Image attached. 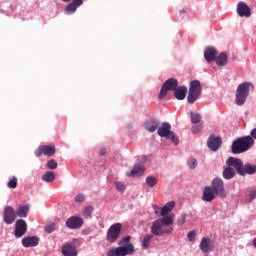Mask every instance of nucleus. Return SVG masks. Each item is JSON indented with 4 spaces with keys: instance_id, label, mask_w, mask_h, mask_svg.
I'll return each mask as SVG.
<instances>
[{
    "instance_id": "864d4df0",
    "label": "nucleus",
    "mask_w": 256,
    "mask_h": 256,
    "mask_svg": "<svg viewBox=\"0 0 256 256\" xmlns=\"http://www.w3.org/2000/svg\"><path fill=\"white\" fill-rule=\"evenodd\" d=\"M62 1H64V3H69V1H71V0H62Z\"/></svg>"
},
{
    "instance_id": "f8f14e48",
    "label": "nucleus",
    "mask_w": 256,
    "mask_h": 256,
    "mask_svg": "<svg viewBox=\"0 0 256 256\" xmlns=\"http://www.w3.org/2000/svg\"><path fill=\"white\" fill-rule=\"evenodd\" d=\"M208 149L210 151H219L221 145H223V140L220 136L210 135L207 140Z\"/></svg>"
},
{
    "instance_id": "4be33fe9",
    "label": "nucleus",
    "mask_w": 256,
    "mask_h": 256,
    "mask_svg": "<svg viewBox=\"0 0 256 256\" xmlns=\"http://www.w3.org/2000/svg\"><path fill=\"white\" fill-rule=\"evenodd\" d=\"M215 195L217 194H215L213 188H211V186H206L204 188L202 199L203 201H207L208 203H211V201L215 199Z\"/></svg>"
},
{
    "instance_id": "ea45409f",
    "label": "nucleus",
    "mask_w": 256,
    "mask_h": 256,
    "mask_svg": "<svg viewBox=\"0 0 256 256\" xmlns=\"http://www.w3.org/2000/svg\"><path fill=\"white\" fill-rule=\"evenodd\" d=\"M255 197H256V190H255V189L250 190V191H249V194H248V197H247L248 203L253 202V200L255 199Z\"/></svg>"
},
{
    "instance_id": "5701e85b",
    "label": "nucleus",
    "mask_w": 256,
    "mask_h": 256,
    "mask_svg": "<svg viewBox=\"0 0 256 256\" xmlns=\"http://www.w3.org/2000/svg\"><path fill=\"white\" fill-rule=\"evenodd\" d=\"M16 217L25 218L29 215V206L28 204H22L17 207L15 210Z\"/></svg>"
},
{
    "instance_id": "49530a36",
    "label": "nucleus",
    "mask_w": 256,
    "mask_h": 256,
    "mask_svg": "<svg viewBox=\"0 0 256 256\" xmlns=\"http://www.w3.org/2000/svg\"><path fill=\"white\" fill-rule=\"evenodd\" d=\"M131 241V236H125L119 243V245H125V243H129Z\"/></svg>"
},
{
    "instance_id": "4468645a",
    "label": "nucleus",
    "mask_w": 256,
    "mask_h": 256,
    "mask_svg": "<svg viewBox=\"0 0 256 256\" xmlns=\"http://www.w3.org/2000/svg\"><path fill=\"white\" fill-rule=\"evenodd\" d=\"M161 122L157 118H149L144 122V129L149 133H155L159 129Z\"/></svg>"
},
{
    "instance_id": "09e8293b",
    "label": "nucleus",
    "mask_w": 256,
    "mask_h": 256,
    "mask_svg": "<svg viewBox=\"0 0 256 256\" xmlns=\"http://www.w3.org/2000/svg\"><path fill=\"white\" fill-rule=\"evenodd\" d=\"M250 135H251L250 137H251L252 139H255V140H256V128H254V129L251 130Z\"/></svg>"
},
{
    "instance_id": "423d86ee",
    "label": "nucleus",
    "mask_w": 256,
    "mask_h": 256,
    "mask_svg": "<svg viewBox=\"0 0 256 256\" xmlns=\"http://www.w3.org/2000/svg\"><path fill=\"white\" fill-rule=\"evenodd\" d=\"M201 82L199 80H193L190 82V88L188 92L187 101L188 103H195L196 99H199V95H201Z\"/></svg>"
},
{
    "instance_id": "72a5a7b5",
    "label": "nucleus",
    "mask_w": 256,
    "mask_h": 256,
    "mask_svg": "<svg viewBox=\"0 0 256 256\" xmlns=\"http://www.w3.org/2000/svg\"><path fill=\"white\" fill-rule=\"evenodd\" d=\"M202 130H203V123H200L198 125H194L191 128V131H192L193 135H197L198 133H201Z\"/></svg>"
},
{
    "instance_id": "c756f323",
    "label": "nucleus",
    "mask_w": 256,
    "mask_h": 256,
    "mask_svg": "<svg viewBox=\"0 0 256 256\" xmlns=\"http://www.w3.org/2000/svg\"><path fill=\"white\" fill-rule=\"evenodd\" d=\"M151 241H153V235H146L142 240L143 249H149V245H151Z\"/></svg>"
},
{
    "instance_id": "393cba45",
    "label": "nucleus",
    "mask_w": 256,
    "mask_h": 256,
    "mask_svg": "<svg viewBox=\"0 0 256 256\" xmlns=\"http://www.w3.org/2000/svg\"><path fill=\"white\" fill-rule=\"evenodd\" d=\"M214 61L216 62V65H218V67H225V65L229 61V58L227 57V54L222 52L218 56H216Z\"/></svg>"
},
{
    "instance_id": "b1692460",
    "label": "nucleus",
    "mask_w": 256,
    "mask_h": 256,
    "mask_svg": "<svg viewBox=\"0 0 256 256\" xmlns=\"http://www.w3.org/2000/svg\"><path fill=\"white\" fill-rule=\"evenodd\" d=\"M174 97L178 101H183L185 97H187V87L185 86H180L174 91Z\"/></svg>"
},
{
    "instance_id": "a18cd8bd",
    "label": "nucleus",
    "mask_w": 256,
    "mask_h": 256,
    "mask_svg": "<svg viewBox=\"0 0 256 256\" xmlns=\"http://www.w3.org/2000/svg\"><path fill=\"white\" fill-rule=\"evenodd\" d=\"M195 236H196L195 231H190V232L187 234L188 241H195Z\"/></svg>"
},
{
    "instance_id": "2f4dec72",
    "label": "nucleus",
    "mask_w": 256,
    "mask_h": 256,
    "mask_svg": "<svg viewBox=\"0 0 256 256\" xmlns=\"http://www.w3.org/2000/svg\"><path fill=\"white\" fill-rule=\"evenodd\" d=\"M146 185H148V187H155L157 185V178L153 177V176H148L146 178Z\"/></svg>"
},
{
    "instance_id": "7c9ffc66",
    "label": "nucleus",
    "mask_w": 256,
    "mask_h": 256,
    "mask_svg": "<svg viewBox=\"0 0 256 256\" xmlns=\"http://www.w3.org/2000/svg\"><path fill=\"white\" fill-rule=\"evenodd\" d=\"M190 117H191V123H193V125H197V123H201V114L191 112Z\"/></svg>"
},
{
    "instance_id": "6ab92c4d",
    "label": "nucleus",
    "mask_w": 256,
    "mask_h": 256,
    "mask_svg": "<svg viewBox=\"0 0 256 256\" xmlns=\"http://www.w3.org/2000/svg\"><path fill=\"white\" fill-rule=\"evenodd\" d=\"M62 255L64 256H77V248L71 243H66L62 246Z\"/></svg>"
},
{
    "instance_id": "e433bc0d",
    "label": "nucleus",
    "mask_w": 256,
    "mask_h": 256,
    "mask_svg": "<svg viewBox=\"0 0 256 256\" xmlns=\"http://www.w3.org/2000/svg\"><path fill=\"white\" fill-rule=\"evenodd\" d=\"M55 229H57V225L55 223H50L45 226L44 231H46L47 233H53Z\"/></svg>"
},
{
    "instance_id": "c9c22d12",
    "label": "nucleus",
    "mask_w": 256,
    "mask_h": 256,
    "mask_svg": "<svg viewBox=\"0 0 256 256\" xmlns=\"http://www.w3.org/2000/svg\"><path fill=\"white\" fill-rule=\"evenodd\" d=\"M93 211H94L93 206H87L83 210L84 217H91V215L93 214Z\"/></svg>"
},
{
    "instance_id": "dca6fc26",
    "label": "nucleus",
    "mask_w": 256,
    "mask_h": 256,
    "mask_svg": "<svg viewBox=\"0 0 256 256\" xmlns=\"http://www.w3.org/2000/svg\"><path fill=\"white\" fill-rule=\"evenodd\" d=\"M199 248L202 253H209L213 251V249H215V245L213 244L211 239L204 237L200 242Z\"/></svg>"
},
{
    "instance_id": "cd10ccee",
    "label": "nucleus",
    "mask_w": 256,
    "mask_h": 256,
    "mask_svg": "<svg viewBox=\"0 0 256 256\" xmlns=\"http://www.w3.org/2000/svg\"><path fill=\"white\" fill-rule=\"evenodd\" d=\"M222 175H223L224 179L229 180V179H233V177H235L236 172H235V169H233V166H228L223 170Z\"/></svg>"
},
{
    "instance_id": "6e6552de",
    "label": "nucleus",
    "mask_w": 256,
    "mask_h": 256,
    "mask_svg": "<svg viewBox=\"0 0 256 256\" xmlns=\"http://www.w3.org/2000/svg\"><path fill=\"white\" fill-rule=\"evenodd\" d=\"M121 223H115L109 227L106 234V241L108 243H115L117 239H119V235H121Z\"/></svg>"
},
{
    "instance_id": "a19ab883",
    "label": "nucleus",
    "mask_w": 256,
    "mask_h": 256,
    "mask_svg": "<svg viewBox=\"0 0 256 256\" xmlns=\"http://www.w3.org/2000/svg\"><path fill=\"white\" fill-rule=\"evenodd\" d=\"M46 167H48V169H57V161H55V159L49 160Z\"/></svg>"
},
{
    "instance_id": "0eeeda50",
    "label": "nucleus",
    "mask_w": 256,
    "mask_h": 256,
    "mask_svg": "<svg viewBox=\"0 0 256 256\" xmlns=\"http://www.w3.org/2000/svg\"><path fill=\"white\" fill-rule=\"evenodd\" d=\"M135 253V247L133 244H128L126 246H120L117 248L110 249L106 256H127V255H133Z\"/></svg>"
},
{
    "instance_id": "a878e982",
    "label": "nucleus",
    "mask_w": 256,
    "mask_h": 256,
    "mask_svg": "<svg viewBox=\"0 0 256 256\" xmlns=\"http://www.w3.org/2000/svg\"><path fill=\"white\" fill-rule=\"evenodd\" d=\"M145 173V168L142 165H135L134 168L128 173V177H139Z\"/></svg>"
},
{
    "instance_id": "c03bdc74",
    "label": "nucleus",
    "mask_w": 256,
    "mask_h": 256,
    "mask_svg": "<svg viewBox=\"0 0 256 256\" xmlns=\"http://www.w3.org/2000/svg\"><path fill=\"white\" fill-rule=\"evenodd\" d=\"M187 218V215L182 214L178 219H177V224L178 225H185V219Z\"/></svg>"
},
{
    "instance_id": "aec40b11",
    "label": "nucleus",
    "mask_w": 256,
    "mask_h": 256,
    "mask_svg": "<svg viewBox=\"0 0 256 256\" xmlns=\"http://www.w3.org/2000/svg\"><path fill=\"white\" fill-rule=\"evenodd\" d=\"M22 245L23 247H37L39 245V237L37 236H31V237H24L22 239Z\"/></svg>"
},
{
    "instance_id": "f704fd0d",
    "label": "nucleus",
    "mask_w": 256,
    "mask_h": 256,
    "mask_svg": "<svg viewBox=\"0 0 256 256\" xmlns=\"http://www.w3.org/2000/svg\"><path fill=\"white\" fill-rule=\"evenodd\" d=\"M166 138L170 139L174 145H179V138L176 137L175 132L171 131Z\"/></svg>"
},
{
    "instance_id": "8fccbe9b",
    "label": "nucleus",
    "mask_w": 256,
    "mask_h": 256,
    "mask_svg": "<svg viewBox=\"0 0 256 256\" xmlns=\"http://www.w3.org/2000/svg\"><path fill=\"white\" fill-rule=\"evenodd\" d=\"M106 153H107V149H105V148H101L99 150V155H101L102 157H103V155H106Z\"/></svg>"
},
{
    "instance_id": "f257e3e1",
    "label": "nucleus",
    "mask_w": 256,
    "mask_h": 256,
    "mask_svg": "<svg viewBox=\"0 0 256 256\" xmlns=\"http://www.w3.org/2000/svg\"><path fill=\"white\" fill-rule=\"evenodd\" d=\"M175 223V214H169L152 223L150 231L152 235L161 237L173 233V224Z\"/></svg>"
},
{
    "instance_id": "79ce46f5",
    "label": "nucleus",
    "mask_w": 256,
    "mask_h": 256,
    "mask_svg": "<svg viewBox=\"0 0 256 256\" xmlns=\"http://www.w3.org/2000/svg\"><path fill=\"white\" fill-rule=\"evenodd\" d=\"M74 201L76 203H83L85 201V195H83V194L76 195L74 198Z\"/></svg>"
},
{
    "instance_id": "412c9836",
    "label": "nucleus",
    "mask_w": 256,
    "mask_h": 256,
    "mask_svg": "<svg viewBox=\"0 0 256 256\" xmlns=\"http://www.w3.org/2000/svg\"><path fill=\"white\" fill-rule=\"evenodd\" d=\"M171 133V124L163 122L161 126H158L157 134L159 137H167Z\"/></svg>"
},
{
    "instance_id": "c85d7f7f",
    "label": "nucleus",
    "mask_w": 256,
    "mask_h": 256,
    "mask_svg": "<svg viewBox=\"0 0 256 256\" xmlns=\"http://www.w3.org/2000/svg\"><path fill=\"white\" fill-rule=\"evenodd\" d=\"M42 180L45 181V183H53V181H55V173L53 171H47L42 176Z\"/></svg>"
},
{
    "instance_id": "2eb2a0df",
    "label": "nucleus",
    "mask_w": 256,
    "mask_h": 256,
    "mask_svg": "<svg viewBox=\"0 0 256 256\" xmlns=\"http://www.w3.org/2000/svg\"><path fill=\"white\" fill-rule=\"evenodd\" d=\"M55 151V146L42 145L36 150L35 155L36 157H41V155H47L48 157H51L55 155Z\"/></svg>"
},
{
    "instance_id": "9d476101",
    "label": "nucleus",
    "mask_w": 256,
    "mask_h": 256,
    "mask_svg": "<svg viewBox=\"0 0 256 256\" xmlns=\"http://www.w3.org/2000/svg\"><path fill=\"white\" fill-rule=\"evenodd\" d=\"M27 222L23 219H18L15 222V228H14V237L16 239H21V237H24V235H27Z\"/></svg>"
},
{
    "instance_id": "37998d69",
    "label": "nucleus",
    "mask_w": 256,
    "mask_h": 256,
    "mask_svg": "<svg viewBox=\"0 0 256 256\" xmlns=\"http://www.w3.org/2000/svg\"><path fill=\"white\" fill-rule=\"evenodd\" d=\"M115 186H116L117 191H125V183L116 182Z\"/></svg>"
},
{
    "instance_id": "39448f33",
    "label": "nucleus",
    "mask_w": 256,
    "mask_h": 256,
    "mask_svg": "<svg viewBox=\"0 0 256 256\" xmlns=\"http://www.w3.org/2000/svg\"><path fill=\"white\" fill-rule=\"evenodd\" d=\"M178 88H179V81L175 78H169L163 83V85L160 89L158 98L161 100V99L167 97V92L177 91Z\"/></svg>"
},
{
    "instance_id": "a211bd4d",
    "label": "nucleus",
    "mask_w": 256,
    "mask_h": 256,
    "mask_svg": "<svg viewBox=\"0 0 256 256\" xmlns=\"http://www.w3.org/2000/svg\"><path fill=\"white\" fill-rule=\"evenodd\" d=\"M217 57V49L213 47H207L204 51V59L207 63H213Z\"/></svg>"
},
{
    "instance_id": "ddd939ff",
    "label": "nucleus",
    "mask_w": 256,
    "mask_h": 256,
    "mask_svg": "<svg viewBox=\"0 0 256 256\" xmlns=\"http://www.w3.org/2000/svg\"><path fill=\"white\" fill-rule=\"evenodd\" d=\"M83 218L79 216H72L66 220L65 226L68 229H81L83 227Z\"/></svg>"
},
{
    "instance_id": "7ed1b4c3",
    "label": "nucleus",
    "mask_w": 256,
    "mask_h": 256,
    "mask_svg": "<svg viewBox=\"0 0 256 256\" xmlns=\"http://www.w3.org/2000/svg\"><path fill=\"white\" fill-rule=\"evenodd\" d=\"M254 145L255 140L251 136L238 138L232 143V153L234 155L245 153V151H249Z\"/></svg>"
},
{
    "instance_id": "4c0bfd02",
    "label": "nucleus",
    "mask_w": 256,
    "mask_h": 256,
    "mask_svg": "<svg viewBox=\"0 0 256 256\" xmlns=\"http://www.w3.org/2000/svg\"><path fill=\"white\" fill-rule=\"evenodd\" d=\"M7 185H8L9 189H16L17 188V177L13 176Z\"/></svg>"
},
{
    "instance_id": "bb28decb",
    "label": "nucleus",
    "mask_w": 256,
    "mask_h": 256,
    "mask_svg": "<svg viewBox=\"0 0 256 256\" xmlns=\"http://www.w3.org/2000/svg\"><path fill=\"white\" fill-rule=\"evenodd\" d=\"M175 207V202H168L165 206H163L160 210L161 217H167L173 208Z\"/></svg>"
},
{
    "instance_id": "3c124183",
    "label": "nucleus",
    "mask_w": 256,
    "mask_h": 256,
    "mask_svg": "<svg viewBox=\"0 0 256 256\" xmlns=\"http://www.w3.org/2000/svg\"><path fill=\"white\" fill-rule=\"evenodd\" d=\"M147 162V156H142L141 163H146Z\"/></svg>"
},
{
    "instance_id": "f03ea898",
    "label": "nucleus",
    "mask_w": 256,
    "mask_h": 256,
    "mask_svg": "<svg viewBox=\"0 0 256 256\" xmlns=\"http://www.w3.org/2000/svg\"><path fill=\"white\" fill-rule=\"evenodd\" d=\"M228 167H233L238 175H255L256 165L243 164V160L235 157H230L226 161Z\"/></svg>"
},
{
    "instance_id": "58836bf2",
    "label": "nucleus",
    "mask_w": 256,
    "mask_h": 256,
    "mask_svg": "<svg viewBox=\"0 0 256 256\" xmlns=\"http://www.w3.org/2000/svg\"><path fill=\"white\" fill-rule=\"evenodd\" d=\"M187 165L189 169H195L197 167V159L191 158L188 160Z\"/></svg>"
},
{
    "instance_id": "603ef678",
    "label": "nucleus",
    "mask_w": 256,
    "mask_h": 256,
    "mask_svg": "<svg viewBox=\"0 0 256 256\" xmlns=\"http://www.w3.org/2000/svg\"><path fill=\"white\" fill-rule=\"evenodd\" d=\"M180 13H187V11L182 9V10H180Z\"/></svg>"
},
{
    "instance_id": "473e14b6",
    "label": "nucleus",
    "mask_w": 256,
    "mask_h": 256,
    "mask_svg": "<svg viewBox=\"0 0 256 256\" xmlns=\"http://www.w3.org/2000/svg\"><path fill=\"white\" fill-rule=\"evenodd\" d=\"M67 15H71L77 11V5H74L73 2L67 5L65 9Z\"/></svg>"
},
{
    "instance_id": "de8ad7c7",
    "label": "nucleus",
    "mask_w": 256,
    "mask_h": 256,
    "mask_svg": "<svg viewBox=\"0 0 256 256\" xmlns=\"http://www.w3.org/2000/svg\"><path fill=\"white\" fill-rule=\"evenodd\" d=\"M72 4L76 5V7H80V5H83V0H73Z\"/></svg>"
},
{
    "instance_id": "1a4fd4ad",
    "label": "nucleus",
    "mask_w": 256,
    "mask_h": 256,
    "mask_svg": "<svg viewBox=\"0 0 256 256\" xmlns=\"http://www.w3.org/2000/svg\"><path fill=\"white\" fill-rule=\"evenodd\" d=\"M217 197H221V199H225L227 197V191H225V184H223V180L221 178H215L212 181V186H210Z\"/></svg>"
},
{
    "instance_id": "20e7f679",
    "label": "nucleus",
    "mask_w": 256,
    "mask_h": 256,
    "mask_svg": "<svg viewBox=\"0 0 256 256\" xmlns=\"http://www.w3.org/2000/svg\"><path fill=\"white\" fill-rule=\"evenodd\" d=\"M251 87L253 89V84H251V82H243L240 85H238L235 97L236 105H245L247 97H249V91Z\"/></svg>"
},
{
    "instance_id": "f3484780",
    "label": "nucleus",
    "mask_w": 256,
    "mask_h": 256,
    "mask_svg": "<svg viewBox=\"0 0 256 256\" xmlns=\"http://www.w3.org/2000/svg\"><path fill=\"white\" fill-rule=\"evenodd\" d=\"M239 17H249L251 15V7H249L245 2H239L236 9Z\"/></svg>"
},
{
    "instance_id": "9b49d317",
    "label": "nucleus",
    "mask_w": 256,
    "mask_h": 256,
    "mask_svg": "<svg viewBox=\"0 0 256 256\" xmlns=\"http://www.w3.org/2000/svg\"><path fill=\"white\" fill-rule=\"evenodd\" d=\"M15 219H17V214L15 209L11 206H6L3 210V221L6 225H13L15 223Z\"/></svg>"
}]
</instances>
